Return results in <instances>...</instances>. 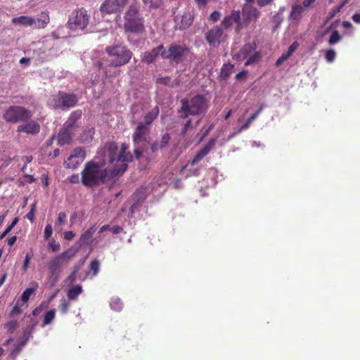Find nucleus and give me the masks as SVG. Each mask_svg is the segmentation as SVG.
Listing matches in <instances>:
<instances>
[{
    "instance_id": "obj_5",
    "label": "nucleus",
    "mask_w": 360,
    "mask_h": 360,
    "mask_svg": "<svg viewBox=\"0 0 360 360\" xmlns=\"http://www.w3.org/2000/svg\"><path fill=\"white\" fill-rule=\"evenodd\" d=\"M123 27L126 32L141 34L145 30L144 18L136 4L130 6L124 15Z\"/></svg>"
},
{
    "instance_id": "obj_17",
    "label": "nucleus",
    "mask_w": 360,
    "mask_h": 360,
    "mask_svg": "<svg viewBox=\"0 0 360 360\" xmlns=\"http://www.w3.org/2000/svg\"><path fill=\"white\" fill-rule=\"evenodd\" d=\"M75 130L76 129L64 124L63 127L60 130L57 136L58 144L62 146L65 144L70 143Z\"/></svg>"
},
{
    "instance_id": "obj_42",
    "label": "nucleus",
    "mask_w": 360,
    "mask_h": 360,
    "mask_svg": "<svg viewBox=\"0 0 360 360\" xmlns=\"http://www.w3.org/2000/svg\"><path fill=\"white\" fill-rule=\"evenodd\" d=\"M335 55H336L335 51L333 49H328L326 52V55H325L326 60L328 62L331 63L335 60Z\"/></svg>"
},
{
    "instance_id": "obj_12",
    "label": "nucleus",
    "mask_w": 360,
    "mask_h": 360,
    "mask_svg": "<svg viewBox=\"0 0 360 360\" xmlns=\"http://www.w3.org/2000/svg\"><path fill=\"white\" fill-rule=\"evenodd\" d=\"M86 153L82 148L74 149L72 153L65 161L66 167L70 169L77 168L85 159Z\"/></svg>"
},
{
    "instance_id": "obj_28",
    "label": "nucleus",
    "mask_w": 360,
    "mask_h": 360,
    "mask_svg": "<svg viewBox=\"0 0 360 360\" xmlns=\"http://www.w3.org/2000/svg\"><path fill=\"white\" fill-rule=\"evenodd\" d=\"M36 20V27L38 29L44 28L47 26V25L50 22V18L49 12L44 11L41 12L39 15V17Z\"/></svg>"
},
{
    "instance_id": "obj_57",
    "label": "nucleus",
    "mask_w": 360,
    "mask_h": 360,
    "mask_svg": "<svg viewBox=\"0 0 360 360\" xmlns=\"http://www.w3.org/2000/svg\"><path fill=\"white\" fill-rule=\"evenodd\" d=\"M24 181L25 183L31 184L35 181L34 177L32 175L26 174L23 176Z\"/></svg>"
},
{
    "instance_id": "obj_21",
    "label": "nucleus",
    "mask_w": 360,
    "mask_h": 360,
    "mask_svg": "<svg viewBox=\"0 0 360 360\" xmlns=\"http://www.w3.org/2000/svg\"><path fill=\"white\" fill-rule=\"evenodd\" d=\"M194 20V13L193 11H188L185 12L181 17L180 21L179 22V19H176V22L179 26V30H184L189 27L193 22Z\"/></svg>"
},
{
    "instance_id": "obj_62",
    "label": "nucleus",
    "mask_w": 360,
    "mask_h": 360,
    "mask_svg": "<svg viewBox=\"0 0 360 360\" xmlns=\"http://www.w3.org/2000/svg\"><path fill=\"white\" fill-rule=\"evenodd\" d=\"M41 183L44 186L46 187L49 185V177L47 174H43L41 177Z\"/></svg>"
},
{
    "instance_id": "obj_35",
    "label": "nucleus",
    "mask_w": 360,
    "mask_h": 360,
    "mask_svg": "<svg viewBox=\"0 0 360 360\" xmlns=\"http://www.w3.org/2000/svg\"><path fill=\"white\" fill-rule=\"evenodd\" d=\"M99 268H100L99 261L97 259H93L89 264V269H90V271H91L93 272L94 276H96L98 274Z\"/></svg>"
},
{
    "instance_id": "obj_59",
    "label": "nucleus",
    "mask_w": 360,
    "mask_h": 360,
    "mask_svg": "<svg viewBox=\"0 0 360 360\" xmlns=\"http://www.w3.org/2000/svg\"><path fill=\"white\" fill-rule=\"evenodd\" d=\"M343 6V4H341L340 6L335 10H333L332 12L329 13L328 15V20L332 19L338 13L340 12L341 8Z\"/></svg>"
},
{
    "instance_id": "obj_44",
    "label": "nucleus",
    "mask_w": 360,
    "mask_h": 360,
    "mask_svg": "<svg viewBox=\"0 0 360 360\" xmlns=\"http://www.w3.org/2000/svg\"><path fill=\"white\" fill-rule=\"evenodd\" d=\"M35 207L36 204H32V207L30 212L25 215V217L32 222H33L34 219Z\"/></svg>"
},
{
    "instance_id": "obj_55",
    "label": "nucleus",
    "mask_w": 360,
    "mask_h": 360,
    "mask_svg": "<svg viewBox=\"0 0 360 360\" xmlns=\"http://www.w3.org/2000/svg\"><path fill=\"white\" fill-rule=\"evenodd\" d=\"M75 234L71 231H68L64 233V238L70 240L75 237Z\"/></svg>"
},
{
    "instance_id": "obj_29",
    "label": "nucleus",
    "mask_w": 360,
    "mask_h": 360,
    "mask_svg": "<svg viewBox=\"0 0 360 360\" xmlns=\"http://www.w3.org/2000/svg\"><path fill=\"white\" fill-rule=\"evenodd\" d=\"M26 303L20 300V299L17 300L15 303H13L12 309L9 313V316L13 317L14 316H17L21 314L23 311V307Z\"/></svg>"
},
{
    "instance_id": "obj_33",
    "label": "nucleus",
    "mask_w": 360,
    "mask_h": 360,
    "mask_svg": "<svg viewBox=\"0 0 360 360\" xmlns=\"http://www.w3.org/2000/svg\"><path fill=\"white\" fill-rule=\"evenodd\" d=\"M342 39V37L340 36V33L338 30H333L332 32V34L329 38L328 43L330 45L335 44L338 42H339Z\"/></svg>"
},
{
    "instance_id": "obj_26",
    "label": "nucleus",
    "mask_w": 360,
    "mask_h": 360,
    "mask_svg": "<svg viewBox=\"0 0 360 360\" xmlns=\"http://www.w3.org/2000/svg\"><path fill=\"white\" fill-rule=\"evenodd\" d=\"M96 231L95 225L91 226L84 231L79 238V243L82 245H89L91 243V238Z\"/></svg>"
},
{
    "instance_id": "obj_50",
    "label": "nucleus",
    "mask_w": 360,
    "mask_h": 360,
    "mask_svg": "<svg viewBox=\"0 0 360 360\" xmlns=\"http://www.w3.org/2000/svg\"><path fill=\"white\" fill-rule=\"evenodd\" d=\"M31 257H32V255H30L29 253H27V255L25 257V259H24L23 265H22V269L24 271L27 270Z\"/></svg>"
},
{
    "instance_id": "obj_37",
    "label": "nucleus",
    "mask_w": 360,
    "mask_h": 360,
    "mask_svg": "<svg viewBox=\"0 0 360 360\" xmlns=\"http://www.w3.org/2000/svg\"><path fill=\"white\" fill-rule=\"evenodd\" d=\"M260 58H261L260 53L259 52H256L253 55H252L249 58H248V60L245 63V66L250 65L259 61L260 60Z\"/></svg>"
},
{
    "instance_id": "obj_6",
    "label": "nucleus",
    "mask_w": 360,
    "mask_h": 360,
    "mask_svg": "<svg viewBox=\"0 0 360 360\" xmlns=\"http://www.w3.org/2000/svg\"><path fill=\"white\" fill-rule=\"evenodd\" d=\"M105 51L111 58L109 66L112 68L122 67L127 64L133 56L132 51L122 44L108 46Z\"/></svg>"
},
{
    "instance_id": "obj_56",
    "label": "nucleus",
    "mask_w": 360,
    "mask_h": 360,
    "mask_svg": "<svg viewBox=\"0 0 360 360\" xmlns=\"http://www.w3.org/2000/svg\"><path fill=\"white\" fill-rule=\"evenodd\" d=\"M316 0H304L301 4L305 9L311 7V4H314Z\"/></svg>"
},
{
    "instance_id": "obj_64",
    "label": "nucleus",
    "mask_w": 360,
    "mask_h": 360,
    "mask_svg": "<svg viewBox=\"0 0 360 360\" xmlns=\"http://www.w3.org/2000/svg\"><path fill=\"white\" fill-rule=\"evenodd\" d=\"M352 19L355 23L360 24V13L354 14Z\"/></svg>"
},
{
    "instance_id": "obj_18",
    "label": "nucleus",
    "mask_w": 360,
    "mask_h": 360,
    "mask_svg": "<svg viewBox=\"0 0 360 360\" xmlns=\"http://www.w3.org/2000/svg\"><path fill=\"white\" fill-rule=\"evenodd\" d=\"M215 144L214 139H210L204 147L197 152L193 158L189 162V165L191 166H194L197 165L201 160H202L211 150L213 148Z\"/></svg>"
},
{
    "instance_id": "obj_9",
    "label": "nucleus",
    "mask_w": 360,
    "mask_h": 360,
    "mask_svg": "<svg viewBox=\"0 0 360 360\" xmlns=\"http://www.w3.org/2000/svg\"><path fill=\"white\" fill-rule=\"evenodd\" d=\"M89 18L84 8L74 11L69 16L67 27L73 30H83L89 25Z\"/></svg>"
},
{
    "instance_id": "obj_27",
    "label": "nucleus",
    "mask_w": 360,
    "mask_h": 360,
    "mask_svg": "<svg viewBox=\"0 0 360 360\" xmlns=\"http://www.w3.org/2000/svg\"><path fill=\"white\" fill-rule=\"evenodd\" d=\"M82 111L79 110L73 111L64 124L76 129L78 127L77 122L82 117Z\"/></svg>"
},
{
    "instance_id": "obj_30",
    "label": "nucleus",
    "mask_w": 360,
    "mask_h": 360,
    "mask_svg": "<svg viewBox=\"0 0 360 360\" xmlns=\"http://www.w3.org/2000/svg\"><path fill=\"white\" fill-rule=\"evenodd\" d=\"M82 292V288L80 285H76L69 289L68 292V297L70 300H75L79 295Z\"/></svg>"
},
{
    "instance_id": "obj_32",
    "label": "nucleus",
    "mask_w": 360,
    "mask_h": 360,
    "mask_svg": "<svg viewBox=\"0 0 360 360\" xmlns=\"http://www.w3.org/2000/svg\"><path fill=\"white\" fill-rule=\"evenodd\" d=\"M55 316L56 311L54 309L48 311L44 315L43 326L50 324L54 319Z\"/></svg>"
},
{
    "instance_id": "obj_7",
    "label": "nucleus",
    "mask_w": 360,
    "mask_h": 360,
    "mask_svg": "<svg viewBox=\"0 0 360 360\" xmlns=\"http://www.w3.org/2000/svg\"><path fill=\"white\" fill-rule=\"evenodd\" d=\"M2 117L6 122L16 124L30 120L32 112L20 105H11L4 110Z\"/></svg>"
},
{
    "instance_id": "obj_22",
    "label": "nucleus",
    "mask_w": 360,
    "mask_h": 360,
    "mask_svg": "<svg viewBox=\"0 0 360 360\" xmlns=\"http://www.w3.org/2000/svg\"><path fill=\"white\" fill-rule=\"evenodd\" d=\"M260 15V12L255 7L251 6H245L243 8V20L245 23V27L247 25V22L255 20Z\"/></svg>"
},
{
    "instance_id": "obj_3",
    "label": "nucleus",
    "mask_w": 360,
    "mask_h": 360,
    "mask_svg": "<svg viewBox=\"0 0 360 360\" xmlns=\"http://www.w3.org/2000/svg\"><path fill=\"white\" fill-rule=\"evenodd\" d=\"M77 252L78 250L76 248L71 247L60 255L52 257L48 262L47 279L50 287H54L56 285L63 272V265L69 262V261L76 255Z\"/></svg>"
},
{
    "instance_id": "obj_4",
    "label": "nucleus",
    "mask_w": 360,
    "mask_h": 360,
    "mask_svg": "<svg viewBox=\"0 0 360 360\" xmlns=\"http://www.w3.org/2000/svg\"><path fill=\"white\" fill-rule=\"evenodd\" d=\"M181 107L177 112L180 118L185 119L189 115H200L206 112L208 103L206 98L200 94L192 97L191 99L182 98L180 101Z\"/></svg>"
},
{
    "instance_id": "obj_45",
    "label": "nucleus",
    "mask_w": 360,
    "mask_h": 360,
    "mask_svg": "<svg viewBox=\"0 0 360 360\" xmlns=\"http://www.w3.org/2000/svg\"><path fill=\"white\" fill-rule=\"evenodd\" d=\"M111 308L114 310H120L122 308V302L120 299H115L110 303Z\"/></svg>"
},
{
    "instance_id": "obj_14",
    "label": "nucleus",
    "mask_w": 360,
    "mask_h": 360,
    "mask_svg": "<svg viewBox=\"0 0 360 360\" xmlns=\"http://www.w3.org/2000/svg\"><path fill=\"white\" fill-rule=\"evenodd\" d=\"M55 100L58 103L56 105L58 107L66 108L74 107L78 101L77 97L75 94L63 92H59Z\"/></svg>"
},
{
    "instance_id": "obj_41",
    "label": "nucleus",
    "mask_w": 360,
    "mask_h": 360,
    "mask_svg": "<svg viewBox=\"0 0 360 360\" xmlns=\"http://www.w3.org/2000/svg\"><path fill=\"white\" fill-rule=\"evenodd\" d=\"M170 139V135L168 133L163 134L162 136L160 141H158L160 144V146H162V148L166 147L167 145L169 143Z\"/></svg>"
},
{
    "instance_id": "obj_54",
    "label": "nucleus",
    "mask_w": 360,
    "mask_h": 360,
    "mask_svg": "<svg viewBox=\"0 0 360 360\" xmlns=\"http://www.w3.org/2000/svg\"><path fill=\"white\" fill-rule=\"evenodd\" d=\"M247 75H248V71L243 70L236 75V78L238 80H241V79H245Z\"/></svg>"
},
{
    "instance_id": "obj_61",
    "label": "nucleus",
    "mask_w": 360,
    "mask_h": 360,
    "mask_svg": "<svg viewBox=\"0 0 360 360\" xmlns=\"http://www.w3.org/2000/svg\"><path fill=\"white\" fill-rule=\"evenodd\" d=\"M286 57L285 56H283V55H281L276 60V65L277 67L281 65L285 60H286Z\"/></svg>"
},
{
    "instance_id": "obj_13",
    "label": "nucleus",
    "mask_w": 360,
    "mask_h": 360,
    "mask_svg": "<svg viewBox=\"0 0 360 360\" xmlns=\"http://www.w3.org/2000/svg\"><path fill=\"white\" fill-rule=\"evenodd\" d=\"M224 35L221 27L214 26L205 34V39L207 43L214 47H217L220 44Z\"/></svg>"
},
{
    "instance_id": "obj_51",
    "label": "nucleus",
    "mask_w": 360,
    "mask_h": 360,
    "mask_svg": "<svg viewBox=\"0 0 360 360\" xmlns=\"http://www.w3.org/2000/svg\"><path fill=\"white\" fill-rule=\"evenodd\" d=\"M66 217H67V215L65 212H60L58 216L56 224L62 225L63 224L65 219H66Z\"/></svg>"
},
{
    "instance_id": "obj_46",
    "label": "nucleus",
    "mask_w": 360,
    "mask_h": 360,
    "mask_svg": "<svg viewBox=\"0 0 360 360\" xmlns=\"http://www.w3.org/2000/svg\"><path fill=\"white\" fill-rule=\"evenodd\" d=\"M17 326H18V322H17V321H15V320L10 321L6 323V327H7L8 331L10 333H12L17 328Z\"/></svg>"
},
{
    "instance_id": "obj_1",
    "label": "nucleus",
    "mask_w": 360,
    "mask_h": 360,
    "mask_svg": "<svg viewBox=\"0 0 360 360\" xmlns=\"http://www.w3.org/2000/svg\"><path fill=\"white\" fill-rule=\"evenodd\" d=\"M128 148V144L123 143L118 153V146L115 142H107L98 150L94 159L100 163L103 162V167L107 163L112 165V169L110 170V174L117 176L127 170L128 162L133 161V155L127 151Z\"/></svg>"
},
{
    "instance_id": "obj_20",
    "label": "nucleus",
    "mask_w": 360,
    "mask_h": 360,
    "mask_svg": "<svg viewBox=\"0 0 360 360\" xmlns=\"http://www.w3.org/2000/svg\"><path fill=\"white\" fill-rule=\"evenodd\" d=\"M255 49L256 44L254 42L245 44L238 53L233 54V59L238 61L243 60Z\"/></svg>"
},
{
    "instance_id": "obj_8",
    "label": "nucleus",
    "mask_w": 360,
    "mask_h": 360,
    "mask_svg": "<svg viewBox=\"0 0 360 360\" xmlns=\"http://www.w3.org/2000/svg\"><path fill=\"white\" fill-rule=\"evenodd\" d=\"M189 53L190 49L186 46L174 44L170 45L167 50H163L161 57L178 64L183 62Z\"/></svg>"
},
{
    "instance_id": "obj_15",
    "label": "nucleus",
    "mask_w": 360,
    "mask_h": 360,
    "mask_svg": "<svg viewBox=\"0 0 360 360\" xmlns=\"http://www.w3.org/2000/svg\"><path fill=\"white\" fill-rule=\"evenodd\" d=\"M150 131V127L139 122L132 134V139L134 144H139L142 141H146Z\"/></svg>"
},
{
    "instance_id": "obj_23",
    "label": "nucleus",
    "mask_w": 360,
    "mask_h": 360,
    "mask_svg": "<svg viewBox=\"0 0 360 360\" xmlns=\"http://www.w3.org/2000/svg\"><path fill=\"white\" fill-rule=\"evenodd\" d=\"M305 10L306 9L301 4L293 5L289 15V20L295 22H299L302 19V14Z\"/></svg>"
},
{
    "instance_id": "obj_39",
    "label": "nucleus",
    "mask_w": 360,
    "mask_h": 360,
    "mask_svg": "<svg viewBox=\"0 0 360 360\" xmlns=\"http://www.w3.org/2000/svg\"><path fill=\"white\" fill-rule=\"evenodd\" d=\"M94 134V129H89L87 131H84L81 136V140L82 141H89L92 139Z\"/></svg>"
},
{
    "instance_id": "obj_11",
    "label": "nucleus",
    "mask_w": 360,
    "mask_h": 360,
    "mask_svg": "<svg viewBox=\"0 0 360 360\" xmlns=\"http://www.w3.org/2000/svg\"><path fill=\"white\" fill-rule=\"evenodd\" d=\"M128 0H105L101 6L103 13L111 14L122 10Z\"/></svg>"
},
{
    "instance_id": "obj_47",
    "label": "nucleus",
    "mask_w": 360,
    "mask_h": 360,
    "mask_svg": "<svg viewBox=\"0 0 360 360\" xmlns=\"http://www.w3.org/2000/svg\"><path fill=\"white\" fill-rule=\"evenodd\" d=\"M52 232H53V229H52L51 225V224L46 225L45 227V229H44V238L46 239L49 238L52 235Z\"/></svg>"
},
{
    "instance_id": "obj_31",
    "label": "nucleus",
    "mask_w": 360,
    "mask_h": 360,
    "mask_svg": "<svg viewBox=\"0 0 360 360\" xmlns=\"http://www.w3.org/2000/svg\"><path fill=\"white\" fill-rule=\"evenodd\" d=\"M37 287H38V283H34V288H27L22 292L20 300H22V302H24L25 303H27L29 301L31 295L34 292V291L37 288Z\"/></svg>"
},
{
    "instance_id": "obj_43",
    "label": "nucleus",
    "mask_w": 360,
    "mask_h": 360,
    "mask_svg": "<svg viewBox=\"0 0 360 360\" xmlns=\"http://www.w3.org/2000/svg\"><path fill=\"white\" fill-rule=\"evenodd\" d=\"M146 4H148L150 7L158 8L161 4L162 0H143Z\"/></svg>"
},
{
    "instance_id": "obj_53",
    "label": "nucleus",
    "mask_w": 360,
    "mask_h": 360,
    "mask_svg": "<svg viewBox=\"0 0 360 360\" xmlns=\"http://www.w3.org/2000/svg\"><path fill=\"white\" fill-rule=\"evenodd\" d=\"M110 231L113 234H117L123 232L124 229L122 226H113L111 227Z\"/></svg>"
},
{
    "instance_id": "obj_58",
    "label": "nucleus",
    "mask_w": 360,
    "mask_h": 360,
    "mask_svg": "<svg viewBox=\"0 0 360 360\" xmlns=\"http://www.w3.org/2000/svg\"><path fill=\"white\" fill-rule=\"evenodd\" d=\"M274 0H257V4L260 7H264L271 4Z\"/></svg>"
},
{
    "instance_id": "obj_10",
    "label": "nucleus",
    "mask_w": 360,
    "mask_h": 360,
    "mask_svg": "<svg viewBox=\"0 0 360 360\" xmlns=\"http://www.w3.org/2000/svg\"><path fill=\"white\" fill-rule=\"evenodd\" d=\"M221 25L224 29H228L235 25V30L236 32H239L245 27V23L243 22L239 11H231L229 15L224 18Z\"/></svg>"
},
{
    "instance_id": "obj_25",
    "label": "nucleus",
    "mask_w": 360,
    "mask_h": 360,
    "mask_svg": "<svg viewBox=\"0 0 360 360\" xmlns=\"http://www.w3.org/2000/svg\"><path fill=\"white\" fill-rule=\"evenodd\" d=\"M12 23L15 25H20L23 26H32L36 24V20L27 15H22L12 19Z\"/></svg>"
},
{
    "instance_id": "obj_63",
    "label": "nucleus",
    "mask_w": 360,
    "mask_h": 360,
    "mask_svg": "<svg viewBox=\"0 0 360 360\" xmlns=\"http://www.w3.org/2000/svg\"><path fill=\"white\" fill-rule=\"evenodd\" d=\"M134 155H135V158L136 160H139L141 158V157L142 156V154H143V151L141 150L139 148H135L134 150Z\"/></svg>"
},
{
    "instance_id": "obj_19",
    "label": "nucleus",
    "mask_w": 360,
    "mask_h": 360,
    "mask_svg": "<svg viewBox=\"0 0 360 360\" xmlns=\"http://www.w3.org/2000/svg\"><path fill=\"white\" fill-rule=\"evenodd\" d=\"M165 50L163 44H160L157 47L153 49L150 51H146L141 55V61L147 64L152 63L159 55L161 56V52Z\"/></svg>"
},
{
    "instance_id": "obj_38",
    "label": "nucleus",
    "mask_w": 360,
    "mask_h": 360,
    "mask_svg": "<svg viewBox=\"0 0 360 360\" xmlns=\"http://www.w3.org/2000/svg\"><path fill=\"white\" fill-rule=\"evenodd\" d=\"M256 115L252 114L244 122V124L241 126L239 131H241L244 129H248L251 124V123L256 119Z\"/></svg>"
},
{
    "instance_id": "obj_48",
    "label": "nucleus",
    "mask_w": 360,
    "mask_h": 360,
    "mask_svg": "<svg viewBox=\"0 0 360 360\" xmlns=\"http://www.w3.org/2000/svg\"><path fill=\"white\" fill-rule=\"evenodd\" d=\"M136 195L139 196L138 201L144 200L146 196V189L143 188H141L136 190Z\"/></svg>"
},
{
    "instance_id": "obj_40",
    "label": "nucleus",
    "mask_w": 360,
    "mask_h": 360,
    "mask_svg": "<svg viewBox=\"0 0 360 360\" xmlns=\"http://www.w3.org/2000/svg\"><path fill=\"white\" fill-rule=\"evenodd\" d=\"M69 307L70 304L66 300L63 299L60 300L59 308L62 314H66L69 309Z\"/></svg>"
},
{
    "instance_id": "obj_2",
    "label": "nucleus",
    "mask_w": 360,
    "mask_h": 360,
    "mask_svg": "<svg viewBox=\"0 0 360 360\" xmlns=\"http://www.w3.org/2000/svg\"><path fill=\"white\" fill-rule=\"evenodd\" d=\"M103 167V162L100 163L95 159L86 162L82 172V184L87 187H95L115 176L110 174L109 169Z\"/></svg>"
},
{
    "instance_id": "obj_52",
    "label": "nucleus",
    "mask_w": 360,
    "mask_h": 360,
    "mask_svg": "<svg viewBox=\"0 0 360 360\" xmlns=\"http://www.w3.org/2000/svg\"><path fill=\"white\" fill-rule=\"evenodd\" d=\"M162 147L160 146V144L158 141L153 142L150 146V149L153 153H155L157 150H158L159 149H162Z\"/></svg>"
},
{
    "instance_id": "obj_16",
    "label": "nucleus",
    "mask_w": 360,
    "mask_h": 360,
    "mask_svg": "<svg viewBox=\"0 0 360 360\" xmlns=\"http://www.w3.org/2000/svg\"><path fill=\"white\" fill-rule=\"evenodd\" d=\"M25 123L20 124L17 127V131L19 133L23 132L27 134L36 135L40 131L39 124L34 120H27Z\"/></svg>"
},
{
    "instance_id": "obj_34",
    "label": "nucleus",
    "mask_w": 360,
    "mask_h": 360,
    "mask_svg": "<svg viewBox=\"0 0 360 360\" xmlns=\"http://www.w3.org/2000/svg\"><path fill=\"white\" fill-rule=\"evenodd\" d=\"M299 46V44L297 41H294L288 48L286 52L282 53L283 56L286 57L288 60V58L297 49Z\"/></svg>"
},
{
    "instance_id": "obj_60",
    "label": "nucleus",
    "mask_w": 360,
    "mask_h": 360,
    "mask_svg": "<svg viewBox=\"0 0 360 360\" xmlns=\"http://www.w3.org/2000/svg\"><path fill=\"white\" fill-rule=\"evenodd\" d=\"M75 279H76V274L71 273L66 278V283H69V284L72 283L73 282L75 281Z\"/></svg>"
},
{
    "instance_id": "obj_36",
    "label": "nucleus",
    "mask_w": 360,
    "mask_h": 360,
    "mask_svg": "<svg viewBox=\"0 0 360 360\" xmlns=\"http://www.w3.org/2000/svg\"><path fill=\"white\" fill-rule=\"evenodd\" d=\"M18 222V218L15 217L13 221L9 224L7 228L4 230V231L1 234L0 239L4 238L6 235H8L13 228L17 224Z\"/></svg>"
},
{
    "instance_id": "obj_24",
    "label": "nucleus",
    "mask_w": 360,
    "mask_h": 360,
    "mask_svg": "<svg viewBox=\"0 0 360 360\" xmlns=\"http://www.w3.org/2000/svg\"><path fill=\"white\" fill-rule=\"evenodd\" d=\"M160 109L158 106H155L148 113L146 114L143 118V122H140V123L150 127L153 121L158 117Z\"/></svg>"
},
{
    "instance_id": "obj_49",
    "label": "nucleus",
    "mask_w": 360,
    "mask_h": 360,
    "mask_svg": "<svg viewBox=\"0 0 360 360\" xmlns=\"http://www.w3.org/2000/svg\"><path fill=\"white\" fill-rule=\"evenodd\" d=\"M221 16V13L218 11H215L211 13L210 15V20L212 22H217L219 20Z\"/></svg>"
}]
</instances>
